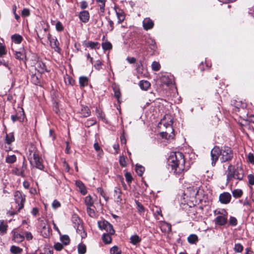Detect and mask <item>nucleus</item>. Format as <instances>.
<instances>
[{
	"instance_id": "16",
	"label": "nucleus",
	"mask_w": 254,
	"mask_h": 254,
	"mask_svg": "<svg viewBox=\"0 0 254 254\" xmlns=\"http://www.w3.org/2000/svg\"><path fill=\"white\" fill-rule=\"evenodd\" d=\"M75 185L78 188L79 191L83 195H85L87 191L84 184L81 181H76Z\"/></svg>"
},
{
	"instance_id": "36",
	"label": "nucleus",
	"mask_w": 254,
	"mask_h": 254,
	"mask_svg": "<svg viewBox=\"0 0 254 254\" xmlns=\"http://www.w3.org/2000/svg\"><path fill=\"white\" fill-rule=\"evenodd\" d=\"M81 114L84 117H88L90 114V111L87 107H83L81 109Z\"/></svg>"
},
{
	"instance_id": "58",
	"label": "nucleus",
	"mask_w": 254,
	"mask_h": 254,
	"mask_svg": "<svg viewBox=\"0 0 254 254\" xmlns=\"http://www.w3.org/2000/svg\"><path fill=\"white\" fill-rule=\"evenodd\" d=\"M61 206L60 202L57 200H54L52 203V207L54 209H56Z\"/></svg>"
},
{
	"instance_id": "27",
	"label": "nucleus",
	"mask_w": 254,
	"mask_h": 254,
	"mask_svg": "<svg viewBox=\"0 0 254 254\" xmlns=\"http://www.w3.org/2000/svg\"><path fill=\"white\" fill-rule=\"evenodd\" d=\"M16 161V157L15 155H7L5 158V162L8 164L14 163Z\"/></svg>"
},
{
	"instance_id": "60",
	"label": "nucleus",
	"mask_w": 254,
	"mask_h": 254,
	"mask_svg": "<svg viewBox=\"0 0 254 254\" xmlns=\"http://www.w3.org/2000/svg\"><path fill=\"white\" fill-rule=\"evenodd\" d=\"M21 14L22 16H28L30 15V11L28 9L24 8L21 12Z\"/></svg>"
},
{
	"instance_id": "5",
	"label": "nucleus",
	"mask_w": 254,
	"mask_h": 254,
	"mask_svg": "<svg viewBox=\"0 0 254 254\" xmlns=\"http://www.w3.org/2000/svg\"><path fill=\"white\" fill-rule=\"evenodd\" d=\"M72 221L74 224V227L76 229L77 233L81 235L82 238H85L86 234L83 230L82 222L80 218L76 214H74L72 216Z\"/></svg>"
},
{
	"instance_id": "55",
	"label": "nucleus",
	"mask_w": 254,
	"mask_h": 254,
	"mask_svg": "<svg viewBox=\"0 0 254 254\" xmlns=\"http://www.w3.org/2000/svg\"><path fill=\"white\" fill-rule=\"evenodd\" d=\"M120 165L123 167H125L127 165L126 158L124 156H121L119 160Z\"/></svg>"
},
{
	"instance_id": "50",
	"label": "nucleus",
	"mask_w": 254,
	"mask_h": 254,
	"mask_svg": "<svg viewBox=\"0 0 254 254\" xmlns=\"http://www.w3.org/2000/svg\"><path fill=\"white\" fill-rule=\"evenodd\" d=\"M162 228H164L165 231L170 232L171 231V225L169 223H165L162 225Z\"/></svg>"
},
{
	"instance_id": "51",
	"label": "nucleus",
	"mask_w": 254,
	"mask_h": 254,
	"mask_svg": "<svg viewBox=\"0 0 254 254\" xmlns=\"http://www.w3.org/2000/svg\"><path fill=\"white\" fill-rule=\"evenodd\" d=\"M56 30L59 32L62 31L64 30L63 24L60 21H58L56 24Z\"/></svg>"
},
{
	"instance_id": "25",
	"label": "nucleus",
	"mask_w": 254,
	"mask_h": 254,
	"mask_svg": "<svg viewBox=\"0 0 254 254\" xmlns=\"http://www.w3.org/2000/svg\"><path fill=\"white\" fill-rule=\"evenodd\" d=\"M85 203L87 207L92 206L94 204L92 197L90 195H88L85 198Z\"/></svg>"
},
{
	"instance_id": "19",
	"label": "nucleus",
	"mask_w": 254,
	"mask_h": 254,
	"mask_svg": "<svg viewBox=\"0 0 254 254\" xmlns=\"http://www.w3.org/2000/svg\"><path fill=\"white\" fill-rule=\"evenodd\" d=\"M12 240L16 243H20L24 240V236L18 233L14 232Z\"/></svg>"
},
{
	"instance_id": "32",
	"label": "nucleus",
	"mask_w": 254,
	"mask_h": 254,
	"mask_svg": "<svg viewBox=\"0 0 254 254\" xmlns=\"http://www.w3.org/2000/svg\"><path fill=\"white\" fill-rule=\"evenodd\" d=\"M144 168L143 166L138 164L136 165L135 171L138 176H141L144 171Z\"/></svg>"
},
{
	"instance_id": "53",
	"label": "nucleus",
	"mask_w": 254,
	"mask_h": 254,
	"mask_svg": "<svg viewBox=\"0 0 254 254\" xmlns=\"http://www.w3.org/2000/svg\"><path fill=\"white\" fill-rule=\"evenodd\" d=\"M32 82L36 85L40 83V79L37 75L36 74L33 75L32 76Z\"/></svg>"
},
{
	"instance_id": "26",
	"label": "nucleus",
	"mask_w": 254,
	"mask_h": 254,
	"mask_svg": "<svg viewBox=\"0 0 254 254\" xmlns=\"http://www.w3.org/2000/svg\"><path fill=\"white\" fill-rule=\"evenodd\" d=\"M130 243L133 245H136L141 241V239L137 235L131 236L130 238Z\"/></svg>"
},
{
	"instance_id": "9",
	"label": "nucleus",
	"mask_w": 254,
	"mask_h": 254,
	"mask_svg": "<svg viewBox=\"0 0 254 254\" xmlns=\"http://www.w3.org/2000/svg\"><path fill=\"white\" fill-rule=\"evenodd\" d=\"M231 199V195L229 192H225L220 194L219 200L221 203L228 204Z\"/></svg>"
},
{
	"instance_id": "48",
	"label": "nucleus",
	"mask_w": 254,
	"mask_h": 254,
	"mask_svg": "<svg viewBox=\"0 0 254 254\" xmlns=\"http://www.w3.org/2000/svg\"><path fill=\"white\" fill-rule=\"evenodd\" d=\"M94 148L96 151L99 152L98 155L100 156L101 154H103V150L101 149V147L97 142H96L94 144Z\"/></svg>"
},
{
	"instance_id": "12",
	"label": "nucleus",
	"mask_w": 254,
	"mask_h": 254,
	"mask_svg": "<svg viewBox=\"0 0 254 254\" xmlns=\"http://www.w3.org/2000/svg\"><path fill=\"white\" fill-rule=\"evenodd\" d=\"M14 57L16 59L19 61H27L26 52L24 49L21 51H16L15 52Z\"/></svg>"
},
{
	"instance_id": "47",
	"label": "nucleus",
	"mask_w": 254,
	"mask_h": 254,
	"mask_svg": "<svg viewBox=\"0 0 254 254\" xmlns=\"http://www.w3.org/2000/svg\"><path fill=\"white\" fill-rule=\"evenodd\" d=\"M97 190L98 192H99L101 195V196L105 199L106 200H108V198L106 197V194L102 188H98Z\"/></svg>"
},
{
	"instance_id": "46",
	"label": "nucleus",
	"mask_w": 254,
	"mask_h": 254,
	"mask_svg": "<svg viewBox=\"0 0 254 254\" xmlns=\"http://www.w3.org/2000/svg\"><path fill=\"white\" fill-rule=\"evenodd\" d=\"M215 215L227 216L228 213L225 209H222L221 210H215L214 211Z\"/></svg>"
},
{
	"instance_id": "31",
	"label": "nucleus",
	"mask_w": 254,
	"mask_h": 254,
	"mask_svg": "<svg viewBox=\"0 0 254 254\" xmlns=\"http://www.w3.org/2000/svg\"><path fill=\"white\" fill-rule=\"evenodd\" d=\"M188 241L190 244H195L198 241V237L195 234H191L188 237Z\"/></svg>"
},
{
	"instance_id": "24",
	"label": "nucleus",
	"mask_w": 254,
	"mask_h": 254,
	"mask_svg": "<svg viewBox=\"0 0 254 254\" xmlns=\"http://www.w3.org/2000/svg\"><path fill=\"white\" fill-rule=\"evenodd\" d=\"M10 251L13 254H20L22 252V249L19 247L13 245L11 247Z\"/></svg>"
},
{
	"instance_id": "18",
	"label": "nucleus",
	"mask_w": 254,
	"mask_h": 254,
	"mask_svg": "<svg viewBox=\"0 0 254 254\" xmlns=\"http://www.w3.org/2000/svg\"><path fill=\"white\" fill-rule=\"evenodd\" d=\"M79 17L83 22L86 23L89 19V13L87 11L84 10L80 12Z\"/></svg>"
},
{
	"instance_id": "44",
	"label": "nucleus",
	"mask_w": 254,
	"mask_h": 254,
	"mask_svg": "<svg viewBox=\"0 0 254 254\" xmlns=\"http://www.w3.org/2000/svg\"><path fill=\"white\" fill-rule=\"evenodd\" d=\"M91 206L87 207V212L88 215L91 217L95 216V212L93 209L91 208Z\"/></svg>"
},
{
	"instance_id": "2",
	"label": "nucleus",
	"mask_w": 254,
	"mask_h": 254,
	"mask_svg": "<svg viewBox=\"0 0 254 254\" xmlns=\"http://www.w3.org/2000/svg\"><path fill=\"white\" fill-rule=\"evenodd\" d=\"M220 156H221L220 161L222 163L228 162L233 158V151L228 146H224L221 149H220L219 147L215 146L211 151V164L213 166L215 165Z\"/></svg>"
},
{
	"instance_id": "40",
	"label": "nucleus",
	"mask_w": 254,
	"mask_h": 254,
	"mask_svg": "<svg viewBox=\"0 0 254 254\" xmlns=\"http://www.w3.org/2000/svg\"><path fill=\"white\" fill-rule=\"evenodd\" d=\"M243 249L244 248L241 244L237 243L235 245L234 250L236 252L241 253L243 252Z\"/></svg>"
},
{
	"instance_id": "56",
	"label": "nucleus",
	"mask_w": 254,
	"mask_h": 254,
	"mask_svg": "<svg viewBox=\"0 0 254 254\" xmlns=\"http://www.w3.org/2000/svg\"><path fill=\"white\" fill-rule=\"evenodd\" d=\"M149 44L150 45V48L151 50L155 51L157 47L156 45V43L154 40L151 39L150 42H149Z\"/></svg>"
},
{
	"instance_id": "35",
	"label": "nucleus",
	"mask_w": 254,
	"mask_h": 254,
	"mask_svg": "<svg viewBox=\"0 0 254 254\" xmlns=\"http://www.w3.org/2000/svg\"><path fill=\"white\" fill-rule=\"evenodd\" d=\"M86 251V246L80 244L78 246V252L79 254H84Z\"/></svg>"
},
{
	"instance_id": "11",
	"label": "nucleus",
	"mask_w": 254,
	"mask_h": 254,
	"mask_svg": "<svg viewBox=\"0 0 254 254\" xmlns=\"http://www.w3.org/2000/svg\"><path fill=\"white\" fill-rule=\"evenodd\" d=\"M14 197L16 203H17L19 205L20 204L21 205L20 208H22L23 207L25 199L23 198L20 192H15L14 193Z\"/></svg>"
},
{
	"instance_id": "4",
	"label": "nucleus",
	"mask_w": 254,
	"mask_h": 254,
	"mask_svg": "<svg viewBox=\"0 0 254 254\" xmlns=\"http://www.w3.org/2000/svg\"><path fill=\"white\" fill-rule=\"evenodd\" d=\"M29 151L30 152V155L33 156L35 167L40 170H44L45 167L43 164V160L35 150V148L32 147L29 149Z\"/></svg>"
},
{
	"instance_id": "34",
	"label": "nucleus",
	"mask_w": 254,
	"mask_h": 254,
	"mask_svg": "<svg viewBox=\"0 0 254 254\" xmlns=\"http://www.w3.org/2000/svg\"><path fill=\"white\" fill-rule=\"evenodd\" d=\"M79 83L81 87H84L88 84V78L86 76H81L79 78Z\"/></svg>"
},
{
	"instance_id": "3",
	"label": "nucleus",
	"mask_w": 254,
	"mask_h": 254,
	"mask_svg": "<svg viewBox=\"0 0 254 254\" xmlns=\"http://www.w3.org/2000/svg\"><path fill=\"white\" fill-rule=\"evenodd\" d=\"M226 173L227 184L233 179L242 180L244 176V170L242 167L238 166L235 168L232 164L228 166Z\"/></svg>"
},
{
	"instance_id": "61",
	"label": "nucleus",
	"mask_w": 254,
	"mask_h": 254,
	"mask_svg": "<svg viewBox=\"0 0 254 254\" xmlns=\"http://www.w3.org/2000/svg\"><path fill=\"white\" fill-rule=\"evenodd\" d=\"M54 248L57 251H61L63 249V246L61 243H57L55 244Z\"/></svg>"
},
{
	"instance_id": "45",
	"label": "nucleus",
	"mask_w": 254,
	"mask_h": 254,
	"mask_svg": "<svg viewBox=\"0 0 254 254\" xmlns=\"http://www.w3.org/2000/svg\"><path fill=\"white\" fill-rule=\"evenodd\" d=\"M247 160L249 163L254 164V155L252 153H249L247 155Z\"/></svg>"
},
{
	"instance_id": "14",
	"label": "nucleus",
	"mask_w": 254,
	"mask_h": 254,
	"mask_svg": "<svg viewBox=\"0 0 254 254\" xmlns=\"http://www.w3.org/2000/svg\"><path fill=\"white\" fill-rule=\"evenodd\" d=\"M50 43L51 47L54 49L56 52L60 53L61 49L59 47V43L57 38L55 37L54 38H52L50 41Z\"/></svg>"
},
{
	"instance_id": "41",
	"label": "nucleus",
	"mask_w": 254,
	"mask_h": 254,
	"mask_svg": "<svg viewBox=\"0 0 254 254\" xmlns=\"http://www.w3.org/2000/svg\"><path fill=\"white\" fill-rule=\"evenodd\" d=\"M61 240L65 245L68 244L70 241L69 237L66 235L62 236L61 237Z\"/></svg>"
},
{
	"instance_id": "21",
	"label": "nucleus",
	"mask_w": 254,
	"mask_h": 254,
	"mask_svg": "<svg viewBox=\"0 0 254 254\" xmlns=\"http://www.w3.org/2000/svg\"><path fill=\"white\" fill-rule=\"evenodd\" d=\"M113 234H110L109 233H104L102 235V240L106 244H110L112 242V238L111 235Z\"/></svg>"
},
{
	"instance_id": "30",
	"label": "nucleus",
	"mask_w": 254,
	"mask_h": 254,
	"mask_svg": "<svg viewBox=\"0 0 254 254\" xmlns=\"http://www.w3.org/2000/svg\"><path fill=\"white\" fill-rule=\"evenodd\" d=\"M135 203L137 206V209L138 213L140 214V215H142L144 212V206L138 200H135Z\"/></svg>"
},
{
	"instance_id": "57",
	"label": "nucleus",
	"mask_w": 254,
	"mask_h": 254,
	"mask_svg": "<svg viewBox=\"0 0 254 254\" xmlns=\"http://www.w3.org/2000/svg\"><path fill=\"white\" fill-rule=\"evenodd\" d=\"M96 124V121L95 120H89L87 121L85 124V126L89 127L90 126H93Z\"/></svg>"
},
{
	"instance_id": "15",
	"label": "nucleus",
	"mask_w": 254,
	"mask_h": 254,
	"mask_svg": "<svg viewBox=\"0 0 254 254\" xmlns=\"http://www.w3.org/2000/svg\"><path fill=\"white\" fill-rule=\"evenodd\" d=\"M154 25L153 21L149 18H146L143 21V26L144 29L148 30L151 29Z\"/></svg>"
},
{
	"instance_id": "13",
	"label": "nucleus",
	"mask_w": 254,
	"mask_h": 254,
	"mask_svg": "<svg viewBox=\"0 0 254 254\" xmlns=\"http://www.w3.org/2000/svg\"><path fill=\"white\" fill-rule=\"evenodd\" d=\"M36 68L40 73H43L45 71H48L45 64L41 61L37 62Z\"/></svg>"
},
{
	"instance_id": "1",
	"label": "nucleus",
	"mask_w": 254,
	"mask_h": 254,
	"mask_svg": "<svg viewBox=\"0 0 254 254\" xmlns=\"http://www.w3.org/2000/svg\"><path fill=\"white\" fill-rule=\"evenodd\" d=\"M185 160L183 154L178 152L168 159V169L176 175H181L185 169Z\"/></svg>"
},
{
	"instance_id": "52",
	"label": "nucleus",
	"mask_w": 254,
	"mask_h": 254,
	"mask_svg": "<svg viewBox=\"0 0 254 254\" xmlns=\"http://www.w3.org/2000/svg\"><path fill=\"white\" fill-rule=\"evenodd\" d=\"M117 17L118 18V22L119 23L122 22L125 19V15L122 13L117 12Z\"/></svg>"
},
{
	"instance_id": "49",
	"label": "nucleus",
	"mask_w": 254,
	"mask_h": 254,
	"mask_svg": "<svg viewBox=\"0 0 254 254\" xmlns=\"http://www.w3.org/2000/svg\"><path fill=\"white\" fill-rule=\"evenodd\" d=\"M230 225L233 226H236L237 225V219L233 216H231L229 219Z\"/></svg>"
},
{
	"instance_id": "43",
	"label": "nucleus",
	"mask_w": 254,
	"mask_h": 254,
	"mask_svg": "<svg viewBox=\"0 0 254 254\" xmlns=\"http://www.w3.org/2000/svg\"><path fill=\"white\" fill-rule=\"evenodd\" d=\"M102 48L105 50H109L112 49V45L109 42H104L102 43Z\"/></svg>"
},
{
	"instance_id": "17",
	"label": "nucleus",
	"mask_w": 254,
	"mask_h": 254,
	"mask_svg": "<svg viewBox=\"0 0 254 254\" xmlns=\"http://www.w3.org/2000/svg\"><path fill=\"white\" fill-rule=\"evenodd\" d=\"M114 192V196L116 201L117 202H121L122 200L121 197L122 192L121 189L118 187H115Z\"/></svg>"
},
{
	"instance_id": "37",
	"label": "nucleus",
	"mask_w": 254,
	"mask_h": 254,
	"mask_svg": "<svg viewBox=\"0 0 254 254\" xmlns=\"http://www.w3.org/2000/svg\"><path fill=\"white\" fill-rule=\"evenodd\" d=\"M111 254H121V250L117 246L112 247L110 250Z\"/></svg>"
},
{
	"instance_id": "6",
	"label": "nucleus",
	"mask_w": 254,
	"mask_h": 254,
	"mask_svg": "<svg viewBox=\"0 0 254 254\" xmlns=\"http://www.w3.org/2000/svg\"><path fill=\"white\" fill-rule=\"evenodd\" d=\"M173 122L170 120L168 123L163 124L164 126L167 128V130L165 132L161 133L162 136L167 139H172L174 137V129L172 127Z\"/></svg>"
},
{
	"instance_id": "22",
	"label": "nucleus",
	"mask_w": 254,
	"mask_h": 254,
	"mask_svg": "<svg viewBox=\"0 0 254 254\" xmlns=\"http://www.w3.org/2000/svg\"><path fill=\"white\" fill-rule=\"evenodd\" d=\"M150 86V84L148 81L141 80L139 82V86L142 90H147Z\"/></svg>"
},
{
	"instance_id": "7",
	"label": "nucleus",
	"mask_w": 254,
	"mask_h": 254,
	"mask_svg": "<svg viewBox=\"0 0 254 254\" xmlns=\"http://www.w3.org/2000/svg\"><path fill=\"white\" fill-rule=\"evenodd\" d=\"M98 225L100 229L104 230L109 234H115V233L113 225L106 220L98 221Z\"/></svg>"
},
{
	"instance_id": "62",
	"label": "nucleus",
	"mask_w": 254,
	"mask_h": 254,
	"mask_svg": "<svg viewBox=\"0 0 254 254\" xmlns=\"http://www.w3.org/2000/svg\"><path fill=\"white\" fill-rule=\"evenodd\" d=\"M22 168H23V167H22ZM15 173L17 176H20L21 177L24 176L23 169H22L21 170H19V169H16V171L15 172Z\"/></svg>"
},
{
	"instance_id": "63",
	"label": "nucleus",
	"mask_w": 254,
	"mask_h": 254,
	"mask_svg": "<svg viewBox=\"0 0 254 254\" xmlns=\"http://www.w3.org/2000/svg\"><path fill=\"white\" fill-rule=\"evenodd\" d=\"M249 183L251 185H254V176L253 175H249L248 176Z\"/></svg>"
},
{
	"instance_id": "42",
	"label": "nucleus",
	"mask_w": 254,
	"mask_h": 254,
	"mask_svg": "<svg viewBox=\"0 0 254 254\" xmlns=\"http://www.w3.org/2000/svg\"><path fill=\"white\" fill-rule=\"evenodd\" d=\"M99 44L98 42L88 41L85 43V46L87 47H90L91 49L95 48V47Z\"/></svg>"
},
{
	"instance_id": "59",
	"label": "nucleus",
	"mask_w": 254,
	"mask_h": 254,
	"mask_svg": "<svg viewBox=\"0 0 254 254\" xmlns=\"http://www.w3.org/2000/svg\"><path fill=\"white\" fill-rule=\"evenodd\" d=\"M102 65V62L98 60L96 62V63L94 65V66L96 69L99 70L101 68Z\"/></svg>"
},
{
	"instance_id": "33",
	"label": "nucleus",
	"mask_w": 254,
	"mask_h": 254,
	"mask_svg": "<svg viewBox=\"0 0 254 254\" xmlns=\"http://www.w3.org/2000/svg\"><path fill=\"white\" fill-rule=\"evenodd\" d=\"M7 225L4 224L3 220H0V233L4 234L7 230Z\"/></svg>"
},
{
	"instance_id": "10",
	"label": "nucleus",
	"mask_w": 254,
	"mask_h": 254,
	"mask_svg": "<svg viewBox=\"0 0 254 254\" xmlns=\"http://www.w3.org/2000/svg\"><path fill=\"white\" fill-rule=\"evenodd\" d=\"M215 224L218 226H224L227 223V216L218 215L214 220Z\"/></svg>"
},
{
	"instance_id": "54",
	"label": "nucleus",
	"mask_w": 254,
	"mask_h": 254,
	"mask_svg": "<svg viewBox=\"0 0 254 254\" xmlns=\"http://www.w3.org/2000/svg\"><path fill=\"white\" fill-rule=\"evenodd\" d=\"M125 177H126V181L128 183H130L131 182V181L132 180V176H131V175L130 174V173H129L128 172H127L125 174Z\"/></svg>"
},
{
	"instance_id": "8",
	"label": "nucleus",
	"mask_w": 254,
	"mask_h": 254,
	"mask_svg": "<svg viewBox=\"0 0 254 254\" xmlns=\"http://www.w3.org/2000/svg\"><path fill=\"white\" fill-rule=\"evenodd\" d=\"M24 119V113L23 109L21 108L18 111L16 112L15 115L11 116V119L13 123L18 121L20 122H23Z\"/></svg>"
},
{
	"instance_id": "28",
	"label": "nucleus",
	"mask_w": 254,
	"mask_h": 254,
	"mask_svg": "<svg viewBox=\"0 0 254 254\" xmlns=\"http://www.w3.org/2000/svg\"><path fill=\"white\" fill-rule=\"evenodd\" d=\"M96 1L98 3L100 12L103 13L105 12V6L106 0H96Z\"/></svg>"
},
{
	"instance_id": "64",
	"label": "nucleus",
	"mask_w": 254,
	"mask_h": 254,
	"mask_svg": "<svg viewBox=\"0 0 254 254\" xmlns=\"http://www.w3.org/2000/svg\"><path fill=\"white\" fill-rule=\"evenodd\" d=\"M114 90L115 96L119 100L121 96V93L119 89L114 88Z\"/></svg>"
},
{
	"instance_id": "23",
	"label": "nucleus",
	"mask_w": 254,
	"mask_h": 254,
	"mask_svg": "<svg viewBox=\"0 0 254 254\" xmlns=\"http://www.w3.org/2000/svg\"><path fill=\"white\" fill-rule=\"evenodd\" d=\"M14 141V137L12 133L7 134L5 135V142L8 145H10Z\"/></svg>"
},
{
	"instance_id": "39",
	"label": "nucleus",
	"mask_w": 254,
	"mask_h": 254,
	"mask_svg": "<svg viewBox=\"0 0 254 254\" xmlns=\"http://www.w3.org/2000/svg\"><path fill=\"white\" fill-rule=\"evenodd\" d=\"M152 69L153 70L157 71H158L160 69V64L158 62H153L151 64Z\"/></svg>"
},
{
	"instance_id": "29",
	"label": "nucleus",
	"mask_w": 254,
	"mask_h": 254,
	"mask_svg": "<svg viewBox=\"0 0 254 254\" xmlns=\"http://www.w3.org/2000/svg\"><path fill=\"white\" fill-rule=\"evenodd\" d=\"M243 190L241 189H235L232 191V195L235 198H240L243 194Z\"/></svg>"
},
{
	"instance_id": "38",
	"label": "nucleus",
	"mask_w": 254,
	"mask_h": 254,
	"mask_svg": "<svg viewBox=\"0 0 254 254\" xmlns=\"http://www.w3.org/2000/svg\"><path fill=\"white\" fill-rule=\"evenodd\" d=\"M7 51L5 46L0 43V57L6 55Z\"/></svg>"
},
{
	"instance_id": "20",
	"label": "nucleus",
	"mask_w": 254,
	"mask_h": 254,
	"mask_svg": "<svg viewBox=\"0 0 254 254\" xmlns=\"http://www.w3.org/2000/svg\"><path fill=\"white\" fill-rule=\"evenodd\" d=\"M11 38L12 42L17 44H20L23 40L22 37L19 34H14Z\"/></svg>"
}]
</instances>
